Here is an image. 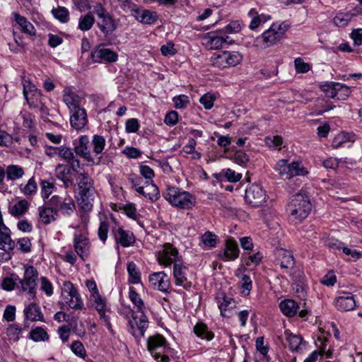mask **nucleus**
<instances>
[{"label":"nucleus","mask_w":362,"mask_h":362,"mask_svg":"<svg viewBox=\"0 0 362 362\" xmlns=\"http://www.w3.org/2000/svg\"><path fill=\"white\" fill-rule=\"evenodd\" d=\"M190 273L187 267L181 262H175L173 266V276L176 286L188 289L192 286V282L189 280Z\"/></svg>","instance_id":"12"},{"label":"nucleus","mask_w":362,"mask_h":362,"mask_svg":"<svg viewBox=\"0 0 362 362\" xmlns=\"http://www.w3.org/2000/svg\"><path fill=\"white\" fill-rule=\"evenodd\" d=\"M279 255H282L284 258V259L281 262V267L282 268L288 269L293 267L294 262L291 252L284 250H281L279 252Z\"/></svg>","instance_id":"56"},{"label":"nucleus","mask_w":362,"mask_h":362,"mask_svg":"<svg viewBox=\"0 0 362 362\" xmlns=\"http://www.w3.org/2000/svg\"><path fill=\"white\" fill-rule=\"evenodd\" d=\"M197 146V141L195 139L190 138L187 144H185L182 148V151L186 154H192V158L193 159H199L202 156L201 153L195 151Z\"/></svg>","instance_id":"44"},{"label":"nucleus","mask_w":362,"mask_h":362,"mask_svg":"<svg viewBox=\"0 0 362 362\" xmlns=\"http://www.w3.org/2000/svg\"><path fill=\"white\" fill-rule=\"evenodd\" d=\"M312 210V203L308 192L301 189L296 194V218H305Z\"/></svg>","instance_id":"8"},{"label":"nucleus","mask_w":362,"mask_h":362,"mask_svg":"<svg viewBox=\"0 0 362 362\" xmlns=\"http://www.w3.org/2000/svg\"><path fill=\"white\" fill-rule=\"evenodd\" d=\"M24 314V328H29L28 322H44V315L41 311L40 307L35 302H32L25 305L23 310Z\"/></svg>","instance_id":"14"},{"label":"nucleus","mask_w":362,"mask_h":362,"mask_svg":"<svg viewBox=\"0 0 362 362\" xmlns=\"http://www.w3.org/2000/svg\"><path fill=\"white\" fill-rule=\"evenodd\" d=\"M127 272L129 275V281L132 284H138L140 282V272L134 262H129L127 265Z\"/></svg>","instance_id":"48"},{"label":"nucleus","mask_w":362,"mask_h":362,"mask_svg":"<svg viewBox=\"0 0 362 362\" xmlns=\"http://www.w3.org/2000/svg\"><path fill=\"white\" fill-rule=\"evenodd\" d=\"M279 308L281 313L288 317L294 316V300L285 299L280 302Z\"/></svg>","instance_id":"42"},{"label":"nucleus","mask_w":362,"mask_h":362,"mask_svg":"<svg viewBox=\"0 0 362 362\" xmlns=\"http://www.w3.org/2000/svg\"><path fill=\"white\" fill-rule=\"evenodd\" d=\"M276 170L284 180H291L293 176L294 162L290 163L286 159L280 160L276 165Z\"/></svg>","instance_id":"30"},{"label":"nucleus","mask_w":362,"mask_h":362,"mask_svg":"<svg viewBox=\"0 0 362 362\" xmlns=\"http://www.w3.org/2000/svg\"><path fill=\"white\" fill-rule=\"evenodd\" d=\"M71 351L78 356L84 358L86 355L83 344L79 341H74L71 346Z\"/></svg>","instance_id":"64"},{"label":"nucleus","mask_w":362,"mask_h":362,"mask_svg":"<svg viewBox=\"0 0 362 362\" xmlns=\"http://www.w3.org/2000/svg\"><path fill=\"white\" fill-rule=\"evenodd\" d=\"M40 290L45 293L47 296H50L53 293V287L52 283L45 276L40 279Z\"/></svg>","instance_id":"62"},{"label":"nucleus","mask_w":362,"mask_h":362,"mask_svg":"<svg viewBox=\"0 0 362 362\" xmlns=\"http://www.w3.org/2000/svg\"><path fill=\"white\" fill-rule=\"evenodd\" d=\"M99 18L100 21L98 22V25L103 33L109 34L116 29L115 21L109 13Z\"/></svg>","instance_id":"35"},{"label":"nucleus","mask_w":362,"mask_h":362,"mask_svg":"<svg viewBox=\"0 0 362 362\" xmlns=\"http://www.w3.org/2000/svg\"><path fill=\"white\" fill-rule=\"evenodd\" d=\"M291 25L286 21L274 23L269 28L253 40L252 47L264 49L276 44L283 37Z\"/></svg>","instance_id":"2"},{"label":"nucleus","mask_w":362,"mask_h":362,"mask_svg":"<svg viewBox=\"0 0 362 362\" xmlns=\"http://www.w3.org/2000/svg\"><path fill=\"white\" fill-rule=\"evenodd\" d=\"M271 19V16L267 14L261 13L257 17L250 21L249 28L252 30L257 29L261 24L266 23Z\"/></svg>","instance_id":"55"},{"label":"nucleus","mask_w":362,"mask_h":362,"mask_svg":"<svg viewBox=\"0 0 362 362\" xmlns=\"http://www.w3.org/2000/svg\"><path fill=\"white\" fill-rule=\"evenodd\" d=\"M312 68V65L305 62L302 58H296V72L298 74H305L308 72Z\"/></svg>","instance_id":"59"},{"label":"nucleus","mask_w":362,"mask_h":362,"mask_svg":"<svg viewBox=\"0 0 362 362\" xmlns=\"http://www.w3.org/2000/svg\"><path fill=\"white\" fill-rule=\"evenodd\" d=\"M136 192L151 202L156 201L160 198L158 187L152 182L151 183L147 182V185L145 187L139 186L136 188Z\"/></svg>","instance_id":"29"},{"label":"nucleus","mask_w":362,"mask_h":362,"mask_svg":"<svg viewBox=\"0 0 362 362\" xmlns=\"http://www.w3.org/2000/svg\"><path fill=\"white\" fill-rule=\"evenodd\" d=\"M28 105L31 108L37 109L43 102L45 98L42 96L41 92H35L33 95H29L25 98Z\"/></svg>","instance_id":"45"},{"label":"nucleus","mask_w":362,"mask_h":362,"mask_svg":"<svg viewBox=\"0 0 362 362\" xmlns=\"http://www.w3.org/2000/svg\"><path fill=\"white\" fill-rule=\"evenodd\" d=\"M83 100L69 88H66L63 91V102L70 112L82 108Z\"/></svg>","instance_id":"18"},{"label":"nucleus","mask_w":362,"mask_h":362,"mask_svg":"<svg viewBox=\"0 0 362 362\" xmlns=\"http://www.w3.org/2000/svg\"><path fill=\"white\" fill-rule=\"evenodd\" d=\"M58 156L69 163L74 172L78 173V169L80 168V162L76 158L70 148L64 146H60Z\"/></svg>","instance_id":"28"},{"label":"nucleus","mask_w":362,"mask_h":362,"mask_svg":"<svg viewBox=\"0 0 362 362\" xmlns=\"http://www.w3.org/2000/svg\"><path fill=\"white\" fill-rule=\"evenodd\" d=\"M115 240L122 247H129L135 241L134 236L129 230H124L122 228H115L112 230Z\"/></svg>","instance_id":"27"},{"label":"nucleus","mask_w":362,"mask_h":362,"mask_svg":"<svg viewBox=\"0 0 362 362\" xmlns=\"http://www.w3.org/2000/svg\"><path fill=\"white\" fill-rule=\"evenodd\" d=\"M30 207V203L26 199H21L8 205V212L14 217H21L25 214Z\"/></svg>","instance_id":"33"},{"label":"nucleus","mask_w":362,"mask_h":362,"mask_svg":"<svg viewBox=\"0 0 362 362\" xmlns=\"http://www.w3.org/2000/svg\"><path fill=\"white\" fill-rule=\"evenodd\" d=\"M166 345L165 339L160 334L151 336L148 339L147 347L151 356L158 362H168L169 357L161 352H157L160 349H165Z\"/></svg>","instance_id":"10"},{"label":"nucleus","mask_w":362,"mask_h":362,"mask_svg":"<svg viewBox=\"0 0 362 362\" xmlns=\"http://www.w3.org/2000/svg\"><path fill=\"white\" fill-rule=\"evenodd\" d=\"M30 337L35 341H40L48 339L49 335L43 328L37 327L30 331Z\"/></svg>","instance_id":"49"},{"label":"nucleus","mask_w":362,"mask_h":362,"mask_svg":"<svg viewBox=\"0 0 362 362\" xmlns=\"http://www.w3.org/2000/svg\"><path fill=\"white\" fill-rule=\"evenodd\" d=\"M13 16L16 22L21 28V30L23 33H27L30 35H35V29L33 25L30 22L28 21V20L25 17L16 13H14Z\"/></svg>","instance_id":"37"},{"label":"nucleus","mask_w":362,"mask_h":362,"mask_svg":"<svg viewBox=\"0 0 362 362\" xmlns=\"http://www.w3.org/2000/svg\"><path fill=\"white\" fill-rule=\"evenodd\" d=\"M53 16L62 23H66L69 19V11L63 6H58L52 9Z\"/></svg>","instance_id":"53"},{"label":"nucleus","mask_w":362,"mask_h":362,"mask_svg":"<svg viewBox=\"0 0 362 362\" xmlns=\"http://www.w3.org/2000/svg\"><path fill=\"white\" fill-rule=\"evenodd\" d=\"M267 199V193L259 185L252 184L245 189V199L252 206L258 207L262 206Z\"/></svg>","instance_id":"9"},{"label":"nucleus","mask_w":362,"mask_h":362,"mask_svg":"<svg viewBox=\"0 0 362 362\" xmlns=\"http://www.w3.org/2000/svg\"><path fill=\"white\" fill-rule=\"evenodd\" d=\"M340 87H341V83H340L327 82L321 85L320 88L326 96L331 98H337Z\"/></svg>","instance_id":"39"},{"label":"nucleus","mask_w":362,"mask_h":362,"mask_svg":"<svg viewBox=\"0 0 362 362\" xmlns=\"http://www.w3.org/2000/svg\"><path fill=\"white\" fill-rule=\"evenodd\" d=\"M240 284L241 286V293L244 296H249L252 288V281L248 275L243 274L240 276Z\"/></svg>","instance_id":"52"},{"label":"nucleus","mask_w":362,"mask_h":362,"mask_svg":"<svg viewBox=\"0 0 362 362\" xmlns=\"http://www.w3.org/2000/svg\"><path fill=\"white\" fill-rule=\"evenodd\" d=\"M354 14L350 13H339L333 19L334 23L338 27L346 26L352 19Z\"/></svg>","instance_id":"50"},{"label":"nucleus","mask_w":362,"mask_h":362,"mask_svg":"<svg viewBox=\"0 0 362 362\" xmlns=\"http://www.w3.org/2000/svg\"><path fill=\"white\" fill-rule=\"evenodd\" d=\"M106 141L103 136L100 135H94L92 140V145L93 146V152L96 154H100L104 150Z\"/></svg>","instance_id":"51"},{"label":"nucleus","mask_w":362,"mask_h":362,"mask_svg":"<svg viewBox=\"0 0 362 362\" xmlns=\"http://www.w3.org/2000/svg\"><path fill=\"white\" fill-rule=\"evenodd\" d=\"M91 57L95 62H115L117 59V54L109 48L98 47L91 52Z\"/></svg>","instance_id":"20"},{"label":"nucleus","mask_w":362,"mask_h":362,"mask_svg":"<svg viewBox=\"0 0 362 362\" xmlns=\"http://www.w3.org/2000/svg\"><path fill=\"white\" fill-rule=\"evenodd\" d=\"M218 256L223 261H231L238 258L239 256V249L237 243L233 239H227L223 251Z\"/></svg>","instance_id":"22"},{"label":"nucleus","mask_w":362,"mask_h":362,"mask_svg":"<svg viewBox=\"0 0 362 362\" xmlns=\"http://www.w3.org/2000/svg\"><path fill=\"white\" fill-rule=\"evenodd\" d=\"M335 306L338 310L346 312L355 308L356 301L352 294L343 293L334 300Z\"/></svg>","instance_id":"24"},{"label":"nucleus","mask_w":362,"mask_h":362,"mask_svg":"<svg viewBox=\"0 0 362 362\" xmlns=\"http://www.w3.org/2000/svg\"><path fill=\"white\" fill-rule=\"evenodd\" d=\"M308 285L306 283V278L304 274L302 272L301 274H298V284H296V293L298 294V298H300V300H303V303H297L296 302V315H298V317L305 320L307 319L308 315L310 313V310L308 306L307 303L305 302L307 297V290Z\"/></svg>","instance_id":"6"},{"label":"nucleus","mask_w":362,"mask_h":362,"mask_svg":"<svg viewBox=\"0 0 362 362\" xmlns=\"http://www.w3.org/2000/svg\"><path fill=\"white\" fill-rule=\"evenodd\" d=\"M23 334V329L20 325L16 324L9 325L6 329V335L9 341L16 342Z\"/></svg>","instance_id":"41"},{"label":"nucleus","mask_w":362,"mask_h":362,"mask_svg":"<svg viewBox=\"0 0 362 362\" xmlns=\"http://www.w3.org/2000/svg\"><path fill=\"white\" fill-rule=\"evenodd\" d=\"M129 298L137 309V313L132 314V319L129 321L132 334L144 337L148 326V320L145 315L146 305L140 296L132 288H129Z\"/></svg>","instance_id":"1"},{"label":"nucleus","mask_w":362,"mask_h":362,"mask_svg":"<svg viewBox=\"0 0 362 362\" xmlns=\"http://www.w3.org/2000/svg\"><path fill=\"white\" fill-rule=\"evenodd\" d=\"M62 298L70 308L81 310L83 301L76 288L70 281H64L62 287Z\"/></svg>","instance_id":"7"},{"label":"nucleus","mask_w":362,"mask_h":362,"mask_svg":"<svg viewBox=\"0 0 362 362\" xmlns=\"http://www.w3.org/2000/svg\"><path fill=\"white\" fill-rule=\"evenodd\" d=\"M158 263L165 267H168L175 262H180V257L178 250L170 244H165L158 255Z\"/></svg>","instance_id":"11"},{"label":"nucleus","mask_w":362,"mask_h":362,"mask_svg":"<svg viewBox=\"0 0 362 362\" xmlns=\"http://www.w3.org/2000/svg\"><path fill=\"white\" fill-rule=\"evenodd\" d=\"M76 173L77 174L76 184L78 187L79 192L95 191L93 180L88 173L84 171H81L80 168L78 169V173Z\"/></svg>","instance_id":"31"},{"label":"nucleus","mask_w":362,"mask_h":362,"mask_svg":"<svg viewBox=\"0 0 362 362\" xmlns=\"http://www.w3.org/2000/svg\"><path fill=\"white\" fill-rule=\"evenodd\" d=\"M265 144L270 148L272 149H281V146L283 143L282 138L279 136H275L273 137L267 136L264 139Z\"/></svg>","instance_id":"58"},{"label":"nucleus","mask_w":362,"mask_h":362,"mask_svg":"<svg viewBox=\"0 0 362 362\" xmlns=\"http://www.w3.org/2000/svg\"><path fill=\"white\" fill-rule=\"evenodd\" d=\"M202 242L205 248H211L216 246L217 243V237L211 232H206L202 236Z\"/></svg>","instance_id":"54"},{"label":"nucleus","mask_w":362,"mask_h":362,"mask_svg":"<svg viewBox=\"0 0 362 362\" xmlns=\"http://www.w3.org/2000/svg\"><path fill=\"white\" fill-rule=\"evenodd\" d=\"M16 281H18V276L13 274L11 277H6L1 282V288L6 291H12L18 285Z\"/></svg>","instance_id":"57"},{"label":"nucleus","mask_w":362,"mask_h":362,"mask_svg":"<svg viewBox=\"0 0 362 362\" xmlns=\"http://www.w3.org/2000/svg\"><path fill=\"white\" fill-rule=\"evenodd\" d=\"M38 277L37 269L33 266H27L25 268L23 279L18 278L17 288L26 293L28 300H34L36 298V281Z\"/></svg>","instance_id":"4"},{"label":"nucleus","mask_w":362,"mask_h":362,"mask_svg":"<svg viewBox=\"0 0 362 362\" xmlns=\"http://www.w3.org/2000/svg\"><path fill=\"white\" fill-rule=\"evenodd\" d=\"M350 140V136L344 133V132H341L340 134H338L333 139L332 142V146L335 148H339L340 146H343V144L346 142H347L348 141Z\"/></svg>","instance_id":"63"},{"label":"nucleus","mask_w":362,"mask_h":362,"mask_svg":"<svg viewBox=\"0 0 362 362\" xmlns=\"http://www.w3.org/2000/svg\"><path fill=\"white\" fill-rule=\"evenodd\" d=\"M19 188L25 195H32L36 193L37 185L35 178L31 177L25 185H21Z\"/></svg>","instance_id":"46"},{"label":"nucleus","mask_w":362,"mask_h":362,"mask_svg":"<svg viewBox=\"0 0 362 362\" xmlns=\"http://www.w3.org/2000/svg\"><path fill=\"white\" fill-rule=\"evenodd\" d=\"M41 189H42V197L44 199H47L49 195L53 192L54 189V185L52 182H50L47 180H42L40 182Z\"/></svg>","instance_id":"61"},{"label":"nucleus","mask_w":362,"mask_h":362,"mask_svg":"<svg viewBox=\"0 0 362 362\" xmlns=\"http://www.w3.org/2000/svg\"><path fill=\"white\" fill-rule=\"evenodd\" d=\"M194 332L197 337L207 341L212 339L214 337L213 334L208 331L206 325L202 322H199L194 326Z\"/></svg>","instance_id":"43"},{"label":"nucleus","mask_w":362,"mask_h":362,"mask_svg":"<svg viewBox=\"0 0 362 362\" xmlns=\"http://www.w3.org/2000/svg\"><path fill=\"white\" fill-rule=\"evenodd\" d=\"M49 202L52 206L58 209L64 214H71L75 210L74 202L68 194L64 197L53 196Z\"/></svg>","instance_id":"13"},{"label":"nucleus","mask_w":362,"mask_h":362,"mask_svg":"<svg viewBox=\"0 0 362 362\" xmlns=\"http://www.w3.org/2000/svg\"><path fill=\"white\" fill-rule=\"evenodd\" d=\"M74 247L76 254L83 261H85L90 255V244L86 235H74Z\"/></svg>","instance_id":"16"},{"label":"nucleus","mask_w":362,"mask_h":362,"mask_svg":"<svg viewBox=\"0 0 362 362\" xmlns=\"http://www.w3.org/2000/svg\"><path fill=\"white\" fill-rule=\"evenodd\" d=\"M133 16L138 21L144 24H153L158 19L156 12L146 9H135L134 10Z\"/></svg>","instance_id":"32"},{"label":"nucleus","mask_w":362,"mask_h":362,"mask_svg":"<svg viewBox=\"0 0 362 362\" xmlns=\"http://www.w3.org/2000/svg\"><path fill=\"white\" fill-rule=\"evenodd\" d=\"M217 300L221 315L226 317H230L235 308V300L232 298L226 296L218 298Z\"/></svg>","instance_id":"26"},{"label":"nucleus","mask_w":362,"mask_h":362,"mask_svg":"<svg viewBox=\"0 0 362 362\" xmlns=\"http://www.w3.org/2000/svg\"><path fill=\"white\" fill-rule=\"evenodd\" d=\"M95 191H81L79 192V198L78 202L81 209L84 211H90L93 207Z\"/></svg>","instance_id":"34"},{"label":"nucleus","mask_w":362,"mask_h":362,"mask_svg":"<svg viewBox=\"0 0 362 362\" xmlns=\"http://www.w3.org/2000/svg\"><path fill=\"white\" fill-rule=\"evenodd\" d=\"M6 173L8 180L15 181L23 177L25 170L18 165H9L6 168Z\"/></svg>","instance_id":"38"},{"label":"nucleus","mask_w":362,"mask_h":362,"mask_svg":"<svg viewBox=\"0 0 362 362\" xmlns=\"http://www.w3.org/2000/svg\"><path fill=\"white\" fill-rule=\"evenodd\" d=\"M242 60L243 55L238 51L218 52L214 53L211 58L213 66L220 69L235 66L240 64Z\"/></svg>","instance_id":"5"},{"label":"nucleus","mask_w":362,"mask_h":362,"mask_svg":"<svg viewBox=\"0 0 362 362\" xmlns=\"http://www.w3.org/2000/svg\"><path fill=\"white\" fill-rule=\"evenodd\" d=\"M71 126L76 130H81L87 124L88 118L85 108L82 107L70 112Z\"/></svg>","instance_id":"23"},{"label":"nucleus","mask_w":362,"mask_h":362,"mask_svg":"<svg viewBox=\"0 0 362 362\" xmlns=\"http://www.w3.org/2000/svg\"><path fill=\"white\" fill-rule=\"evenodd\" d=\"M223 36H219L214 33H208L205 34L202 38V45L208 49H217L221 48L224 43L227 42V39Z\"/></svg>","instance_id":"19"},{"label":"nucleus","mask_w":362,"mask_h":362,"mask_svg":"<svg viewBox=\"0 0 362 362\" xmlns=\"http://www.w3.org/2000/svg\"><path fill=\"white\" fill-rule=\"evenodd\" d=\"M92 301L93 307L98 313L100 319L103 320L107 328L112 331V326L110 322L109 317L106 315V313L110 310L107 305V300L105 298H103L101 295L97 296L90 298Z\"/></svg>","instance_id":"15"},{"label":"nucleus","mask_w":362,"mask_h":362,"mask_svg":"<svg viewBox=\"0 0 362 362\" xmlns=\"http://www.w3.org/2000/svg\"><path fill=\"white\" fill-rule=\"evenodd\" d=\"M71 170V167L64 164H58L55 168L56 177L63 182L66 188L74 185V180L70 176Z\"/></svg>","instance_id":"25"},{"label":"nucleus","mask_w":362,"mask_h":362,"mask_svg":"<svg viewBox=\"0 0 362 362\" xmlns=\"http://www.w3.org/2000/svg\"><path fill=\"white\" fill-rule=\"evenodd\" d=\"M40 221L43 224H49L55 220L57 212L52 207L40 206L38 208Z\"/></svg>","instance_id":"36"},{"label":"nucleus","mask_w":362,"mask_h":362,"mask_svg":"<svg viewBox=\"0 0 362 362\" xmlns=\"http://www.w3.org/2000/svg\"><path fill=\"white\" fill-rule=\"evenodd\" d=\"M226 179L230 182H237L242 178V174L236 173L235 170L228 168L223 170L221 173Z\"/></svg>","instance_id":"60"},{"label":"nucleus","mask_w":362,"mask_h":362,"mask_svg":"<svg viewBox=\"0 0 362 362\" xmlns=\"http://www.w3.org/2000/svg\"><path fill=\"white\" fill-rule=\"evenodd\" d=\"M14 247V242L12 241L10 235L4 232L0 231V249L4 251H9Z\"/></svg>","instance_id":"47"},{"label":"nucleus","mask_w":362,"mask_h":362,"mask_svg":"<svg viewBox=\"0 0 362 362\" xmlns=\"http://www.w3.org/2000/svg\"><path fill=\"white\" fill-rule=\"evenodd\" d=\"M95 23V18L91 12L87 13L78 19V28L82 31H88L91 29Z\"/></svg>","instance_id":"40"},{"label":"nucleus","mask_w":362,"mask_h":362,"mask_svg":"<svg viewBox=\"0 0 362 362\" xmlns=\"http://www.w3.org/2000/svg\"><path fill=\"white\" fill-rule=\"evenodd\" d=\"M163 196L179 209H192L196 204V197L192 194L175 187H168Z\"/></svg>","instance_id":"3"},{"label":"nucleus","mask_w":362,"mask_h":362,"mask_svg":"<svg viewBox=\"0 0 362 362\" xmlns=\"http://www.w3.org/2000/svg\"><path fill=\"white\" fill-rule=\"evenodd\" d=\"M89 142L88 136L86 135H83L81 136L78 141H76L74 143V150L76 153L88 162L93 160L89 148Z\"/></svg>","instance_id":"21"},{"label":"nucleus","mask_w":362,"mask_h":362,"mask_svg":"<svg viewBox=\"0 0 362 362\" xmlns=\"http://www.w3.org/2000/svg\"><path fill=\"white\" fill-rule=\"evenodd\" d=\"M151 286L161 292H168L170 288V281L167 274L163 272L151 274L148 276Z\"/></svg>","instance_id":"17"}]
</instances>
